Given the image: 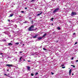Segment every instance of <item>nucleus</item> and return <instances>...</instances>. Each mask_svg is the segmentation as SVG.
Returning <instances> with one entry per match:
<instances>
[{"instance_id":"nucleus-1","label":"nucleus","mask_w":78,"mask_h":78,"mask_svg":"<svg viewBox=\"0 0 78 78\" xmlns=\"http://www.w3.org/2000/svg\"><path fill=\"white\" fill-rule=\"evenodd\" d=\"M34 25H32L31 26L29 27L28 29L29 31H33V28H34Z\"/></svg>"},{"instance_id":"nucleus-2","label":"nucleus","mask_w":78,"mask_h":78,"mask_svg":"<svg viewBox=\"0 0 78 78\" xmlns=\"http://www.w3.org/2000/svg\"><path fill=\"white\" fill-rule=\"evenodd\" d=\"M58 10H59V8H58L55 9L53 12V14H55L56 12H58Z\"/></svg>"},{"instance_id":"nucleus-3","label":"nucleus","mask_w":78,"mask_h":78,"mask_svg":"<svg viewBox=\"0 0 78 78\" xmlns=\"http://www.w3.org/2000/svg\"><path fill=\"white\" fill-rule=\"evenodd\" d=\"M76 13L74 12H73L71 13V16H73L74 15H76Z\"/></svg>"},{"instance_id":"nucleus-4","label":"nucleus","mask_w":78,"mask_h":78,"mask_svg":"<svg viewBox=\"0 0 78 78\" xmlns=\"http://www.w3.org/2000/svg\"><path fill=\"white\" fill-rule=\"evenodd\" d=\"M26 67L27 69V70H28V71H30V68H31V67L29 66H27Z\"/></svg>"},{"instance_id":"nucleus-5","label":"nucleus","mask_w":78,"mask_h":78,"mask_svg":"<svg viewBox=\"0 0 78 78\" xmlns=\"http://www.w3.org/2000/svg\"><path fill=\"white\" fill-rule=\"evenodd\" d=\"M13 66L12 64H6V66H7V67H12Z\"/></svg>"},{"instance_id":"nucleus-6","label":"nucleus","mask_w":78,"mask_h":78,"mask_svg":"<svg viewBox=\"0 0 78 78\" xmlns=\"http://www.w3.org/2000/svg\"><path fill=\"white\" fill-rule=\"evenodd\" d=\"M71 72H72V69H70L69 72V74L70 75H70L71 74Z\"/></svg>"},{"instance_id":"nucleus-7","label":"nucleus","mask_w":78,"mask_h":78,"mask_svg":"<svg viewBox=\"0 0 78 78\" xmlns=\"http://www.w3.org/2000/svg\"><path fill=\"white\" fill-rule=\"evenodd\" d=\"M38 36V35H36L35 36L33 37V38H36Z\"/></svg>"},{"instance_id":"nucleus-8","label":"nucleus","mask_w":78,"mask_h":78,"mask_svg":"<svg viewBox=\"0 0 78 78\" xmlns=\"http://www.w3.org/2000/svg\"><path fill=\"white\" fill-rule=\"evenodd\" d=\"M10 17H12L13 16H14V14L12 13L10 15Z\"/></svg>"},{"instance_id":"nucleus-9","label":"nucleus","mask_w":78,"mask_h":78,"mask_svg":"<svg viewBox=\"0 0 78 78\" xmlns=\"http://www.w3.org/2000/svg\"><path fill=\"white\" fill-rule=\"evenodd\" d=\"M8 45H12V44L11 43H9Z\"/></svg>"},{"instance_id":"nucleus-10","label":"nucleus","mask_w":78,"mask_h":78,"mask_svg":"<svg viewBox=\"0 0 78 78\" xmlns=\"http://www.w3.org/2000/svg\"><path fill=\"white\" fill-rule=\"evenodd\" d=\"M57 29L58 30H61V28L59 27H58L57 28Z\"/></svg>"},{"instance_id":"nucleus-11","label":"nucleus","mask_w":78,"mask_h":78,"mask_svg":"<svg viewBox=\"0 0 78 78\" xmlns=\"http://www.w3.org/2000/svg\"><path fill=\"white\" fill-rule=\"evenodd\" d=\"M47 35V34H45L43 35V37H45L46 36V35Z\"/></svg>"},{"instance_id":"nucleus-12","label":"nucleus","mask_w":78,"mask_h":78,"mask_svg":"<svg viewBox=\"0 0 78 78\" xmlns=\"http://www.w3.org/2000/svg\"><path fill=\"white\" fill-rule=\"evenodd\" d=\"M42 37H39L38 38V39H39V40H40L41 39H42Z\"/></svg>"},{"instance_id":"nucleus-13","label":"nucleus","mask_w":78,"mask_h":78,"mask_svg":"<svg viewBox=\"0 0 78 78\" xmlns=\"http://www.w3.org/2000/svg\"><path fill=\"white\" fill-rule=\"evenodd\" d=\"M41 14H42V12H41L40 13L38 14L37 15V16H40V15H41Z\"/></svg>"},{"instance_id":"nucleus-14","label":"nucleus","mask_w":78,"mask_h":78,"mask_svg":"<svg viewBox=\"0 0 78 78\" xmlns=\"http://www.w3.org/2000/svg\"><path fill=\"white\" fill-rule=\"evenodd\" d=\"M15 27L16 28H17V25H15Z\"/></svg>"},{"instance_id":"nucleus-15","label":"nucleus","mask_w":78,"mask_h":78,"mask_svg":"<svg viewBox=\"0 0 78 78\" xmlns=\"http://www.w3.org/2000/svg\"><path fill=\"white\" fill-rule=\"evenodd\" d=\"M19 44V42H16L15 43V44H16V45H18V44Z\"/></svg>"},{"instance_id":"nucleus-16","label":"nucleus","mask_w":78,"mask_h":78,"mask_svg":"<svg viewBox=\"0 0 78 78\" xmlns=\"http://www.w3.org/2000/svg\"><path fill=\"white\" fill-rule=\"evenodd\" d=\"M22 57H21L20 58V61H21V59H22Z\"/></svg>"},{"instance_id":"nucleus-17","label":"nucleus","mask_w":78,"mask_h":78,"mask_svg":"<svg viewBox=\"0 0 78 78\" xmlns=\"http://www.w3.org/2000/svg\"><path fill=\"white\" fill-rule=\"evenodd\" d=\"M62 69H64V68H66V66L62 67Z\"/></svg>"},{"instance_id":"nucleus-18","label":"nucleus","mask_w":78,"mask_h":78,"mask_svg":"<svg viewBox=\"0 0 78 78\" xmlns=\"http://www.w3.org/2000/svg\"><path fill=\"white\" fill-rule=\"evenodd\" d=\"M71 66H73L74 68H75V66L74 65H71Z\"/></svg>"},{"instance_id":"nucleus-19","label":"nucleus","mask_w":78,"mask_h":78,"mask_svg":"<svg viewBox=\"0 0 78 78\" xmlns=\"http://www.w3.org/2000/svg\"><path fill=\"white\" fill-rule=\"evenodd\" d=\"M54 18H51V20L52 21H53V19H54Z\"/></svg>"},{"instance_id":"nucleus-20","label":"nucleus","mask_w":78,"mask_h":78,"mask_svg":"<svg viewBox=\"0 0 78 78\" xmlns=\"http://www.w3.org/2000/svg\"><path fill=\"white\" fill-rule=\"evenodd\" d=\"M38 75V73H36L35 74V75Z\"/></svg>"},{"instance_id":"nucleus-21","label":"nucleus","mask_w":78,"mask_h":78,"mask_svg":"<svg viewBox=\"0 0 78 78\" xmlns=\"http://www.w3.org/2000/svg\"><path fill=\"white\" fill-rule=\"evenodd\" d=\"M64 66V65L63 64H62V65H61V66H62V67L63 66Z\"/></svg>"},{"instance_id":"nucleus-22","label":"nucleus","mask_w":78,"mask_h":78,"mask_svg":"<svg viewBox=\"0 0 78 78\" xmlns=\"http://www.w3.org/2000/svg\"><path fill=\"white\" fill-rule=\"evenodd\" d=\"M43 49L44 50H46V49H45V48H43Z\"/></svg>"},{"instance_id":"nucleus-23","label":"nucleus","mask_w":78,"mask_h":78,"mask_svg":"<svg viewBox=\"0 0 78 78\" xmlns=\"http://www.w3.org/2000/svg\"><path fill=\"white\" fill-rule=\"evenodd\" d=\"M4 75H5V76H7V74L6 73L4 74Z\"/></svg>"},{"instance_id":"nucleus-24","label":"nucleus","mask_w":78,"mask_h":78,"mask_svg":"<svg viewBox=\"0 0 78 78\" xmlns=\"http://www.w3.org/2000/svg\"><path fill=\"white\" fill-rule=\"evenodd\" d=\"M33 75H34V74H33L31 73V76H33Z\"/></svg>"},{"instance_id":"nucleus-25","label":"nucleus","mask_w":78,"mask_h":78,"mask_svg":"<svg viewBox=\"0 0 78 78\" xmlns=\"http://www.w3.org/2000/svg\"><path fill=\"white\" fill-rule=\"evenodd\" d=\"M77 43H77V42H76L75 43V44H77Z\"/></svg>"},{"instance_id":"nucleus-26","label":"nucleus","mask_w":78,"mask_h":78,"mask_svg":"<svg viewBox=\"0 0 78 78\" xmlns=\"http://www.w3.org/2000/svg\"><path fill=\"white\" fill-rule=\"evenodd\" d=\"M34 0H32L30 2H34Z\"/></svg>"},{"instance_id":"nucleus-27","label":"nucleus","mask_w":78,"mask_h":78,"mask_svg":"<svg viewBox=\"0 0 78 78\" xmlns=\"http://www.w3.org/2000/svg\"><path fill=\"white\" fill-rule=\"evenodd\" d=\"M21 12H22V13H23V12H24V11H21Z\"/></svg>"},{"instance_id":"nucleus-28","label":"nucleus","mask_w":78,"mask_h":78,"mask_svg":"<svg viewBox=\"0 0 78 78\" xmlns=\"http://www.w3.org/2000/svg\"><path fill=\"white\" fill-rule=\"evenodd\" d=\"M28 62H30V60H28Z\"/></svg>"},{"instance_id":"nucleus-29","label":"nucleus","mask_w":78,"mask_h":78,"mask_svg":"<svg viewBox=\"0 0 78 78\" xmlns=\"http://www.w3.org/2000/svg\"><path fill=\"white\" fill-rule=\"evenodd\" d=\"M51 73L52 75H53L54 74V73H53L52 72H51Z\"/></svg>"},{"instance_id":"nucleus-30","label":"nucleus","mask_w":78,"mask_h":78,"mask_svg":"<svg viewBox=\"0 0 78 78\" xmlns=\"http://www.w3.org/2000/svg\"><path fill=\"white\" fill-rule=\"evenodd\" d=\"M0 55H3V53H0Z\"/></svg>"},{"instance_id":"nucleus-31","label":"nucleus","mask_w":78,"mask_h":78,"mask_svg":"<svg viewBox=\"0 0 78 78\" xmlns=\"http://www.w3.org/2000/svg\"><path fill=\"white\" fill-rule=\"evenodd\" d=\"M75 34H76L75 33H74L73 35H75Z\"/></svg>"},{"instance_id":"nucleus-32","label":"nucleus","mask_w":78,"mask_h":78,"mask_svg":"<svg viewBox=\"0 0 78 78\" xmlns=\"http://www.w3.org/2000/svg\"><path fill=\"white\" fill-rule=\"evenodd\" d=\"M76 62H78V60H76Z\"/></svg>"},{"instance_id":"nucleus-33","label":"nucleus","mask_w":78,"mask_h":78,"mask_svg":"<svg viewBox=\"0 0 78 78\" xmlns=\"http://www.w3.org/2000/svg\"><path fill=\"white\" fill-rule=\"evenodd\" d=\"M25 9H27V8L26 7V8H25Z\"/></svg>"},{"instance_id":"nucleus-34","label":"nucleus","mask_w":78,"mask_h":78,"mask_svg":"<svg viewBox=\"0 0 78 78\" xmlns=\"http://www.w3.org/2000/svg\"><path fill=\"white\" fill-rule=\"evenodd\" d=\"M20 53H22V51H20Z\"/></svg>"},{"instance_id":"nucleus-35","label":"nucleus","mask_w":78,"mask_h":78,"mask_svg":"<svg viewBox=\"0 0 78 78\" xmlns=\"http://www.w3.org/2000/svg\"><path fill=\"white\" fill-rule=\"evenodd\" d=\"M71 59H73V57H72Z\"/></svg>"},{"instance_id":"nucleus-36","label":"nucleus","mask_w":78,"mask_h":78,"mask_svg":"<svg viewBox=\"0 0 78 78\" xmlns=\"http://www.w3.org/2000/svg\"><path fill=\"white\" fill-rule=\"evenodd\" d=\"M8 21H9H9H10V20H8Z\"/></svg>"},{"instance_id":"nucleus-37","label":"nucleus","mask_w":78,"mask_h":78,"mask_svg":"<svg viewBox=\"0 0 78 78\" xmlns=\"http://www.w3.org/2000/svg\"><path fill=\"white\" fill-rule=\"evenodd\" d=\"M23 45H25V44H23Z\"/></svg>"},{"instance_id":"nucleus-38","label":"nucleus","mask_w":78,"mask_h":78,"mask_svg":"<svg viewBox=\"0 0 78 78\" xmlns=\"http://www.w3.org/2000/svg\"><path fill=\"white\" fill-rule=\"evenodd\" d=\"M21 17V16H19L20 17Z\"/></svg>"},{"instance_id":"nucleus-39","label":"nucleus","mask_w":78,"mask_h":78,"mask_svg":"<svg viewBox=\"0 0 78 78\" xmlns=\"http://www.w3.org/2000/svg\"><path fill=\"white\" fill-rule=\"evenodd\" d=\"M74 75L73 73V74H72V75Z\"/></svg>"},{"instance_id":"nucleus-40","label":"nucleus","mask_w":78,"mask_h":78,"mask_svg":"<svg viewBox=\"0 0 78 78\" xmlns=\"http://www.w3.org/2000/svg\"><path fill=\"white\" fill-rule=\"evenodd\" d=\"M2 57H3V55H2Z\"/></svg>"},{"instance_id":"nucleus-41","label":"nucleus","mask_w":78,"mask_h":78,"mask_svg":"<svg viewBox=\"0 0 78 78\" xmlns=\"http://www.w3.org/2000/svg\"><path fill=\"white\" fill-rule=\"evenodd\" d=\"M35 78H37V77H35Z\"/></svg>"},{"instance_id":"nucleus-42","label":"nucleus","mask_w":78,"mask_h":78,"mask_svg":"<svg viewBox=\"0 0 78 78\" xmlns=\"http://www.w3.org/2000/svg\"><path fill=\"white\" fill-rule=\"evenodd\" d=\"M52 25H53V24H52Z\"/></svg>"},{"instance_id":"nucleus-43","label":"nucleus","mask_w":78,"mask_h":78,"mask_svg":"<svg viewBox=\"0 0 78 78\" xmlns=\"http://www.w3.org/2000/svg\"><path fill=\"white\" fill-rule=\"evenodd\" d=\"M32 23H33V22Z\"/></svg>"},{"instance_id":"nucleus-44","label":"nucleus","mask_w":78,"mask_h":78,"mask_svg":"<svg viewBox=\"0 0 78 78\" xmlns=\"http://www.w3.org/2000/svg\"><path fill=\"white\" fill-rule=\"evenodd\" d=\"M33 22V21H32V22Z\"/></svg>"}]
</instances>
